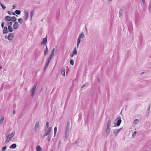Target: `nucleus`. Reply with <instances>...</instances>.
<instances>
[{
	"instance_id": "nucleus-23",
	"label": "nucleus",
	"mask_w": 151,
	"mask_h": 151,
	"mask_svg": "<svg viewBox=\"0 0 151 151\" xmlns=\"http://www.w3.org/2000/svg\"><path fill=\"white\" fill-rule=\"evenodd\" d=\"M111 120L110 119H109L107 122L106 127H110V126H111Z\"/></svg>"
},
{
	"instance_id": "nucleus-57",
	"label": "nucleus",
	"mask_w": 151,
	"mask_h": 151,
	"mask_svg": "<svg viewBox=\"0 0 151 151\" xmlns=\"http://www.w3.org/2000/svg\"><path fill=\"white\" fill-rule=\"evenodd\" d=\"M7 35H5V38H6V39H7Z\"/></svg>"
},
{
	"instance_id": "nucleus-39",
	"label": "nucleus",
	"mask_w": 151,
	"mask_h": 151,
	"mask_svg": "<svg viewBox=\"0 0 151 151\" xmlns=\"http://www.w3.org/2000/svg\"><path fill=\"white\" fill-rule=\"evenodd\" d=\"M47 139L48 140V141H50L51 139V136L48 135L47 137Z\"/></svg>"
},
{
	"instance_id": "nucleus-6",
	"label": "nucleus",
	"mask_w": 151,
	"mask_h": 151,
	"mask_svg": "<svg viewBox=\"0 0 151 151\" xmlns=\"http://www.w3.org/2000/svg\"><path fill=\"white\" fill-rule=\"evenodd\" d=\"M24 16H25L24 17V19L25 21H26L28 17H29V13L27 11H24Z\"/></svg>"
},
{
	"instance_id": "nucleus-45",
	"label": "nucleus",
	"mask_w": 151,
	"mask_h": 151,
	"mask_svg": "<svg viewBox=\"0 0 151 151\" xmlns=\"http://www.w3.org/2000/svg\"><path fill=\"white\" fill-rule=\"evenodd\" d=\"M45 132L48 135L50 133V132H48V130H47L45 131Z\"/></svg>"
},
{
	"instance_id": "nucleus-27",
	"label": "nucleus",
	"mask_w": 151,
	"mask_h": 151,
	"mask_svg": "<svg viewBox=\"0 0 151 151\" xmlns=\"http://www.w3.org/2000/svg\"><path fill=\"white\" fill-rule=\"evenodd\" d=\"M34 10H31L30 12V17H31V18H32L33 16V15H34Z\"/></svg>"
},
{
	"instance_id": "nucleus-40",
	"label": "nucleus",
	"mask_w": 151,
	"mask_h": 151,
	"mask_svg": "<svg viewBox=\"0 0 151 151\" xmlns=\"http://www.w3.org/2000/svg\"><path fill=\"white\" fill-rule=\"evenodd\" d=\"M87 84L86 83H85V84H84L81 87V88H83L85 87H86V86H87Z\"/></svg>"
},
{
	"instance_id": "nucleus-43",
	"label": "nucleus",
	"mask_w": 151,
	"mask_h": 151,
	"mask_svg": "<svg viewBox=\"0 0 151 151\" xmlns=\"http://www.w3.org/2000/svg\"><path fill=\"white\" fill-rule=\"evenodd\" d=\"M4 22H3L1 23V27L2 28H4Z\"/></svg>"
},
{
	"instance_id": "nucleus-52",
	"label": "nucleus",
	"mask_w": 151,
	"mask_h": 151,
	"mask_svg": "<svg viewBox=\"0 0 151 151\" xmlns=\"http://www.w3.org/2000/svg\"><path fill=\"white\" fill-rule=\"evenodd\" d=\"M7 12L9 14V15L11 14L12 13L10 11H8Z\"/></svg>"
},
{
	"instance_id": "nucleus-63",
	"label": "nucleus",
	"mask_w": 151,
	"mask_h": 151,
	"mask_svg": "<svg viewBox=\"0 0 151 151\" xmlns=\"http://www.w3.org/2000/svg\"><path fill=\"white\" fill-rule=\"evenodd\" d=\"M46 68H46V66H45V67H44V69H45V70Z\"/></svg>"
},
{
	"instance_id": "nucleus-17",
	"label": "nucleus",
	"mask_w": 151,
	"mask_h": 151,
	"mask_svg": "<svg viewBox=\"0 0 151 151\" xmlns=\"http://www.w3.org/2000/svg\"><path fill=\"white\" fill-rule=\"evenodd\" d=\"M46 49H45V51L44 52V54L45 55H46L47 54L48 52V48L47 47L46 45Z\"/></svg>"
},
{
	"instance_id": "nucleus-46",
	"label": "nucleus",
	"mask_w": 151,
	"mask_h": 151,
	"mask_svg": "<svg viewBox=\"0 0 151 151\" xmlns=\"http://www.w3.org/2000/svg\"><path fill=\"white\" fill-rule=\"evenodd\" d=\"M123 128H120L119 129H116L118 132H119Z\"/></svg>"
},
{
	"instance_id": "nucleus-49",
	"label": "nucleus",
	"mask_w": 151,
	"mask_h": 151,
	"mask_svg": "<svg viewBox=\"0 0 151 151\" xmlns=\"http://www.w3.org/2000/svg\"><path fill=\"white\" fill-rule=\"evenodd\" d=\"M16 5H15V4H14L13 5V9H15V8H16Z\"/></svg>"
},
{
	"instance_id": "nucleus-2",
	"label": "nucleus",
	"mask_w": 151,
	"mask_h": 151,
	"mask_svg": "<svg viewBox=\"0 0 151 151\" xmlns=\"http://www.w3.org/2000/svg\"><path fill=\"white\" fill-rule=\"evenodd\" d=\"M121 116H117V118L115 119V121L117 120L116 123V125L117 127L119 126L121 123L122 120L121 119Z\"/></svg>"
},
{
	"instance_id": "nucleus-33",
	"label": "nucleus",
	"mask_w": 151,
	"mask_h": 151,
	"mask_svg": "<svg viewBox=\"0 0 151 151\" xmlns=\"http://www.w3.org/2000/svg\"><path fill=\"white\" fill-rule=\"evenodd\" d=\"M19 22L21 24H22L23 22V20L22 18H19L18 19Z\"/></svg>"
},
{
	"instance_id": "nucleus-50",
	"label": "nucleus",
	"mask_w": 151,
	"mask_h": 151,
	"mask_svg": "<svg viewBox=\"0 0 151 151\" xmlns=\"http://www.w3.org/2000/svg\"><path fill=\"white\" fill-rule=\"evenodd\" d=\"M49 64V63H47L46 62V63L45 64V66H46V68H47V66Z\"/></svg>"
},
{
	"instance_id": "nucleus-9",
	"label": "nucleus",
	"mask_w": 151,
	"mask_h": 151,
	"mask_svg": "<svg viewBox=\"0 0 151 151\" xmlns=\"http://www.w3.org/2000/svg\"><path fill=\"white\" fill-rule=\"evenodd\" d=\"M106 133L107 135H108L109 134L110 132V127H106Z\"/></svg>"
},
{
	"instance_id": "nucleus-55",
	"label": "nucleus",
	"mask_w": 151,
	"mask_h": 151,
	"mask_svg": "<svg viewBox=\"0 0 151 151\" xmlns=\"http://www.w3.org/2000/svg\"><path fill=\"white\" fill-rule=\"evenodd\" d=\"M79 43H77V48H78V47H79Z\"/></svg>"
},
{
	"instance_id": "nucleus-41",
	"label": "nucleus",
	"mask_w": 151,
	"mask_h": 151,
	"mask_svg": "<svg viewBox=\"0 0 151 151\" xmlns=\"http://www.w3.org/2000/svg\"><path fill=\"white\" fill-rule=\"evenodd\" d=\"M49 123L48 122H47L46 123V127L47 128H48L49 127Z\"/></svg>"
},
{
	"instance_id": "nucleus-5",
	"label": "nucleus",
	"mask_w": 151,
	"mask_h": 151,
	"mask_svg": "<svg viewBox=\"0 0 151 151\" xmlns=\"http://www.w3.org/2000/svg\"><path fill=\"white\" fill-rule=\"evenodd\" d=\"M19 27V24L17 22H15L13 24V28L16 29L18 28Z\"/></svg>"
},
{
	"instance_id": "nucleus-54",
	"label": "nucleus",
	"mask_w": 151,
	"mask_h": 151,
	"mask_svg": "<svg viewBox=\"0 0 151 151\" xmlns=\"http://www.w3.org/2000/svg\"><path fill=\"white\" fill-rule=\"evenodd\" d=\"M15 112H16L15 110L14 109H13V114H14L15 113Z\"/></svg>"
},
{
	"instance_id": "nucleus-62",
	"label": "nucleus",
	"mask_w": 151,
	"mask_h": 151,
	"mask_svg": "<svg viewBox=\"0 0 151 151\" xmlns=\"http://www.w3.org/2000/svg\"><path fill=\"white\" fill-rule=\"evenodd\" d=\"M142 1L143 2V3H145V0H142Z\"/></svg>"
},
{
	"instance_id": "nucleus-44",
	"label": "nucleus",
	"mask_w": 151,
	"mask_h": 151,
	"mask_svg": "<svg viewBox=\"0 0 151 151\" xmlns=\"http://www.w3.org/2000/svg\"><path fill=\"white\" fill-rule=\"evenodd\" d=\"M47 130H48V132H51L52 131V128L51 127H50L48 128Z\"/></svg>"
},
{
	"instance_id": "nucleus-30",
	"label": "nucleus",
	"mask_w": 151,
	"mask_h": 151,
	"mask_svg": "<svg viewBox=\"0 0 151 151\" xmlns=\"http://www.w3.org/2000/svg\"><path fill=\"white\" fill-rule=\"evenodd\" d=\"M35 91H33V90H31V96L32 97H33L34 96L35 94Z\"/></svg>"
},
{
	"instance_id": "nucleus-14",
	"label": "nucleus",
	"mask_w": 151,
	"mask_h": 151,
	"mask_svg": "<svg viewBox=\"0 0 151 151\" xmlns=\"http://www.w3.org/2000/svg\"><path fill=\"white\" fill-rule=\"evenodd\" d=\"M47 37H45V38H44L43 39L42 41V42L41 43V44H45L46 45V43L47 42Z\"/></svg>"
},
{
	"instance_id": "nucleus-11",
	"label": "nucleus",
	"mask_w": 151,
	"mask_h": 151,
	"mask_svg": "<svg viewBox=\"0 0 151 151\" xmlns=\"http://www.w3.org/2000/svg\"><path fill=\"white\" fill-rule=\"evenodd\" d=\"M11 16H6L4 18L5 20L6 21L9 22L11 21Z\"/></svg>"
},
{
	"instance_id": "nucleus-24",
	"label": "nucleus",
	"mask_w": 151,
	"mask_h": 151,
	"mask_svg": "<svg viewBox=\"0 0 151 151\" xmlns=\"http://www.w3.org/2000/svg\"><path fill=\"white\" fill-rule=\"evenodd\" d=\"M52 58V57L50 56V57H49L48 58L46 61V62L47 63H49Z\"/></svg>"
},
{
	"instance_id": "nucleus-20",
	"label": "nucleus",
	"mask_w": 151,
	"mask_h": 151,
	"mask_svg": "<svg viewBox=\"0 0 151 151\" xmlns=\"http://www.w3.org/2000/svg\"><path fill=\"white\" fill-rule=\"evenodd\" d=\"M36 151H41L42 150V148L39 145H38L36 147Z\"/></svg>"
},
{
	"instance_id": "nucleus-28",
	"label": "nucleus",
	"mask_w": 151,
	"mask_h": 151,
	"mask_svg": "<svg viewBox=\"0 0 151 151\" xmlns=\"http://www.w3.org/2000/svg\"><path fill=\"white\" fill-rule=\"evenodd\" d=\"M37 83L33 86L32 90L35 91V89L37 85Z\"/></svg>"
},
{
	"instance_id": "nucleus-19",
	"label": "nucleus",
	"mask_w": 151,
	"mask_h": 151,
	"mask_svg": "<svg viewBox=\"0 0 151 151\" xmlns=\"http://www.w3.org/2000/svg\"><path fill=\"white\" fill-rule=\"evenodd\" d=\"M72 53L73 55H75L77 53V51L76 47H75L73 49V51L72 52Z\"/></svg>"
},
{
	"instance_id": "nucleus-22",
	"label": "nucleus",
	"mask_w": 151,
	"mask_h": 151,
	"mask_svg": "<svg viewBox=\"0 0 151 151\" xmlns=\"http://www.w3.org/2000/svg\"><path fill=\"white\" fill-rule=\"evenodd\" d=\"M61 74L63 76H65V70L64 68L62 69Z\"/></svg>"
},
{
	"instance_id": "nucleus-21",
	"label": "nucleus",
	"mask_w": 151,
	"mask_h": 151,
	"mask_svg": "<svg viewBox=\"0 0 151 151\" xmlns=\"http://www.w3.org/2000/svg\"><path fill=\"white\" fill-rule=\"evenodd\" d=\"M70 122H68L67 123L66 129V130H69L70 129Z\"/></svg>"
},
{
	"instance_id": "nucleus-32",
	"label": "nucleus",
	"mask_w": 151,
	"mask_h": 151,
	"mask_svg": "<svg viewBox=\"0 0 151 151\" xmlns=\"http://www.w3.org/2000/svg\"><path fill=\"white\" fill-rule=\"evenodd\" d=\"M139 122V120L138 119H135L134 122V124H136Z\"/></svg>"
},
{
	"instance_id": "nucleus-16",
	"label": "nucleus",
	"mask_w": 151,
	"mask_h": 151,
	"mask_svg": "<svg viewBox=\"0 0 151 151\" xmlns=\"http://www.w3.org/2000/svg\"><path fill=\"white\" fill-rule=\"evenodd\" d=\"M17 146V145L15 143H14L12 144L9 147L11 149H14Z\"/></svg>"
},
{
	"instance_id": "nucleus-10",
	"label": "nucleus",
	"mask_w": 151,
	"mask_h": 151,
	"mask_svg": "<svg viewBox=\"0 0 151 151\" xmlns=\"http://www.w3.org/2000/svg\"><path fill=\"white\" fill-rule=\"evenodd\" d=\"M69 130H66V131H65V140L67 139L69 135Z\"/></svg>"
},
{
	"instance_id": "nucleus-31",
	"label": "nucleus",
	"mask_w": 151,
	"mask_h": 151,
	"mask_svg": "<svg viewBox=\"0 0 151 151\" xmlns=\"http://www.w3.org/2000/svg\"><path fill=\"white\" fill-rule=\"evenodd\" d=\"M15 12L17 15H19L20 14L21 11L20 10H17L15 11Z\"/></svg>"
},
{
	"instance_id": "nucleus-7",
	"label": "nucleus",
	"mask_w": 151,
	"mask_h": 151,
	"mask_svg": "<svg viewBox=\"0 0 151 151\" xmlns=\"http://www.w3.org/2000/svg\"><path fill=\"white\" fill-rule=\"evenodd\" d=\"M8 32L9 31L8 30L7 27H4L3 30V33L4 34H5L8 33Z\"/></svg>"
},
{
	"instance_id": "nucleus-36",
	"label": "nucleus",
	"mask_w": 151,
	"mask_h": 151,
	"mask_svg": "<svg viewBox=\"0 0 151 151\" xmlns=\"http://www.w3.org/2000/svg\"><path fill=\"white\" fill-rule=\"evenodd\" d=\"M7 148V147L5 146L2 147V151H5Z\"/></svg>"
},
{
	"instance_id": "nucleus-38",
	"label": "nucleus",
	"mask_w": 151,
	"mask_h": 151,
	"mask_svg": "<svg viewBox=\"0 0 151 151\" xmlns=\"http://www.w3.org/2000/svg\"><path fill=\"white\" fill-rule=\"evenodd\" d=\"M137 133V132L136 131H134L132 134V137H134L136 135V134Z\"/></svg>"
},
{
	"instance_id": "nucleus-58",
	"label": "nucleus",
	"mask_w": 151,
	"mask_h": 151,
	"mask_svg": "<svg viewBox=\"0 0 151 151\" xmlns=\"http://www.w3.org/2000/svg\"><path fill=\"white\" fill-rule=\"evenodd\" d=\"M149 6H151V1H150V3H149Z\"/></svg>"
},
{
	"instance_id": "nucleus-8",
	"label": "nucleus",
	"mask_w": 151,
	"mask_h": 151,
	"mask_svg": "<svg viewBox=\"0 0 151 151\" xmlns=\"http://www.w3.org/2000/svg\"><path fill=\"white\" fill-rule=\"evenodd\" d=\"M120 10L119 12V17H120L121 16H122L123 15V14L124 13V9H123L121 7H120Z\"/></svg>"
},
{
	"instance_id": "nucleus-56",
	"label": "nucleus",
	"mask_w": 151,
	"mask_h": 151,
	"mask_svg": "<svg viewBox=\"0 0 151 151\" xmlns=\"http://www.w3.org/2000/svg\"><path fill=\"white\" fill-rule=\"evenodd\" d=\"M77 142H78L77 141H76L74 142V143H73V144L74 145H76V144H77Z\"/></svg>"
},
{
	"instance_id": "nucleus-64",
	"label": "nucleus",
	"mask_w": 151,
	"mask_h": 151,
	"mask_svg": "<svg viewBox=\"0 0 151 151\" xmlns=\"http://www.w3.org/2000/svg\"><path fill=\"white\" fill-rule=\"evenodd\" d=\"M98 81L99 82V77H98Z\"/></svg>"
},
{
	"instance_id": "nucleus-48",
	"label": "nucleus",
	"mask_w": 151,
	"mask_h": 151,
	"mask_svg": "<svg viewBox=\"0 0 151 151\" xmlns=\"http://www.w3.org/2000/svg\"><path fill=\"white\" fill-rule=\"evenodd\" d=\"M48 135L45 132L43 135L44 138Z\"/></svg>"
},
{
	"instance_id": "nucleus-3",
	"label": "nucleus",
	"mask_w": 151,
	"mask_h": 151,
	"mask_svg": "<svg viewBox=\"0 0 151 151\" xmlns=\"http://www.w3.org/2000/svg\"><path fill=\"white\" fill-rule=\"evenodd\" d=\"M14 36V34L13 33H10L7 37V39L9 41H11L13 40V39Z\"/></svg>"
},
{
	"instance_id": "nucleus-61",
	"label": "nucleus",
	"mask_w": 151,
	"mask_h": 151,
	"mask_svg": "<svg viewBox=\"0 0 151 151\" xmlns=\"http://www.w3.org/2000/svg\"><path fill=\"white\" fill-rule=\"evenodd\" d=\"M150 109V105H149V108H148V110H149Z\"/></svg>"
},
{
	"instance_id": "nucleus-60",
	"label": "nucleus",
	"mask_w": 151,
	"mask_h": 151,
	"mask_svg": "<svg viewBox=\"0 0 151 151\" xmlns=\"http://www.w3.org/2000/svg\"><path fill=\"white\" fill-rule=\"evenodd\" d=\"M61 143V141L60 140L59 141V145H60V144Z\"/></svg>"
},
{
	"instance_id": "nucleus-53",
	"label": "nucleus",
	"mask_w": 151,
	"mask_h": 151,
	"mask_svg": "<svg viewBox=\"0 0 151 151\" xmlns=\"http://www.w3.org/2000/svg\"><path fill=\"white\" fill-rule=\"evenodd\" d=\"M15 12L14 13V12H12V13H11V14H12V15H16V14H15Z\"/></svg>"
},
{
	"instance_id": "nucleus-18",
	"label": "nucleus",
	"mask_w": 151,
	"mask_h": 151,
	"mask_svg": "<svg viewBox=\"0 0 151 151\" xmlns=\"http://www.w3.org/2000/svg\"><path fill=\"white\" fill-rule=\"evenodd\" d=\"M118 133V132L116 129H114L113 130V134L115 136H117Z\"/></svg>"
},
{
	"instance_id": "nucleus-12",
	"label": "nucleus",
	"mask_w": 151,
	"mask_h": 151,
	"mask_svg": "<svg viewBox=\"0 0 151 151\" xmlns=\"http://www.w3.org/2000/svg\"><path fill=\"white\" fill-rule=\"evenodd\" d=\"M17 18L13 16L12 17H11L10 19L11 21L12 22H16V21L17 20Z\"/></svg>"
},
{
	"instance_id": "nucleus-1",
	"label": "nucleus",
	"mask_w": 151,
	"mask_h": 151,
	"mask_svg": "<svg viewBox=\"0 0 151 151\" xmlns=\"http://www.w3.org/2000/svg\"><path fill=\"white\" fill-rule=\"evenodd\" d=\"M15 134V132L13 131L10 134L8 135L6 137L7 138L5 142L8 143L9 142Z\"/></svg>"
},
{
	"instance_id": "nucleus-51",
	"label": "nucleus",
	"mask_w": 151,
	"mask_h": 151,
	"mask_svg": "<svg viewBox=\"0 0 151 151\" xmlns=\"http://www.w3.org/2000/svg\"><path fill=\"white\" fill-rule=\"evenodd\" d=\"M70 56L71 58L73 57L74 55H73V54L72 53H70Z\"/></svg>"
},
{
	"instance_id": "nucleus-15",
	"label": "nucleus",
	"mask_w": 151,
	"mask_h": 151,
	"mask_svg": "<svg viewBox=\"0 0 151 151\" xmlns=\"http://www.w3.org/2000/svg\"><path fill=\"white\" fill-rule=\"evenodd\" d=\"M55 50H56L55 48H54L52 49V51L51 52V54H50V56L52 57H53V56L54 55V52Z\"/></svg>"
},
{
	"instance_id": "nucleus-42",
	"label": "nucleus",
	"mask_w": 151,
	"mask_h": 151,
	"mask_svg": "<svg viewBox=\"0 0 151 151\" xmlns=\"http://www.w3.org/2000/svg\"><path fill=\"white\" fill-rule=\"evenodd\" d=\"M81 42V39L78 38L77 43H78L80 44Z\"/></svg>"
},
{
	"instance_id": "nucleus-59",
	"label": "nucleus",
	"mask_w": 151,
	"mask_h": 151,
	"mask_svg": "<svg viewBox=\"0 0 151 151\" xmlns=\"http://www.w3.org/2000/svg\"><path fill=\"white\" fill-rule=\"evenodd\" d=\"M144 73L142 72V73H140V74H141V75H143Z\"/></svg>"
},
{
	"instance_id": "nucleus-34",
	"label": "nucleus",
	"mask_w": 151,
	"mask_h": 151,
	"mask_svg": "<svg viewBox=\"0 0 151 151\" xmlns=\"http://www.w3.org/2000/svg\"><path fill=\"white\" fill-rule=\"evenodd\" d=\"M0 5L3 9H4L6 8V7L1 2H0Z\"/></svg>"
},
{
	"instance_id": "nucleus-47",
	"label": "nucleus",
	"mask_w": 151,
	"mask_h": 151,
	"mask_svg": "<svg viewBox=\"0 0 151 151\" xmlns=\"http://www.w3.org/2000/svg\"><path fill=\"white\" fill-rule=\"evenodd\" d=\"M148 9H149V12H150V11L151 10V6H149Z\"/></svg>"
},
{
	"instance_id": "nucleus-35",
	"label": "nucleus",
	"mask_w": 151,
	"mask_h": 151,
	"mask_svg": "<svg viewBox=\"0 0 151 151\" xmlns=\"http://www.w3.org/2000/svg\"><path fill=\"white\" fill-rule=\"evenodd\" d=\"M70 63L72 65H73L74 64V61L72 59H70Z\"/></svg>"
},
{
	"instance_id": "nucleus-4",
	"label": "nucleus",
	"mask_w": 151,
	"mask_h": 151,
	"mask_svg": "<svg viewBox=\"0 0 151 151\" xmlns=\"http://www.w3.org/2000/svg\"><path fill=\"white\" fill-rule=\"evenodd\" d=\"M39 122L38 121H37L35 124V131H37L39 130Z\"/></svg>"
},
{
	"instance_id": "nucleus-26",
	"label": "nucleus",
	"mask_w": 151,
	"mask_h": 151,
	"mask_svg": "<svg viewBox=\"0 0 151 151\" xmlns=\"http://www.w3.org/2000/svg\"><path fill=\"white\" fill-rule=\"evenodd\" d=\"M8 31L10 32H12L13 31V29L12 27H8Z\"/></svg>"
},
{
	"instance_id": "nucleus-13",
	"label": "nucleus",
	"mask_w": 151,
	"mask_h": 151,
	"mask_svg": "<svg viewBox=\"0 0 151 151\" xmlns=\"http://www.w3.org/2000/svg\"><path fill=\"white\" fill-rule=\"evenodd\" d=\"M84 37V35L83 32H82L80 34L79 36L78 37V38L80 39L81 40V39L83 38Z\"/></svg>"
},
{
	"instance_id": "nucleus-29",
	"label": "nucleus",
	"mask_w": 151,
	"mask_h": 151,
	"mask_svg": "<svg viewBox=\"0 0 151 151\" xmlns=\"http://www.w3.org/2000/svg\"><path fill=\"white\" fill-rule=\"evenodd\" d=\"M4 116H2L0 119V124H1L3 122V121L4 120Z\"/></svg>"
},
{
	"instance_id": "nucleus-25",
	"label": "nucleus",
	"mask_w": 151,
	"mask_h": 151,
	"mask_svg": "<svg viewBox=\"0 0 151 151\" xmlns=\"http://www.w3.org/2000/svg\"><path fill=\"white\" fill-rule=\"evenodd\" d=\"M7 25H8V27H12V22H7Z\"/></svg>"
},
{
	"instance_id": "nucleus-37",
	"label": "nucleus",
	"mask_w": 151,
	"mask_h": 151,
	"mask_svg": "<svg viewBox=\"0 0 151 151\" xmlns=\"http://www.w3.org/2000/svg\"><path fill=\"white\" fill-rule=\"evenodd\" d=\"M57 130V127H55L54 128L55 136V134H56Z\"/></svg>"
}]
</instances>
